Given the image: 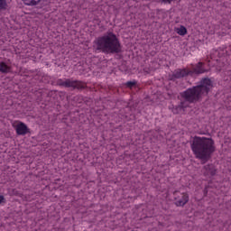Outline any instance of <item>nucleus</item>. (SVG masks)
I'll return each instance as SVG.
<instances>
[{
  "label": "nucleus",
  "instance_id": "obj_1",
  "mask_svg": "<svg viewBox=\"0 0 231 231\" xmlns=\"http://www.w3.org/2000/svg\"><path fill=\"white\" fill-rule=\"evenodd\" d=\"M190 148L195 157L201 160L202 164L207 163L216 152V145L212 138L195 136L191 141Z\"/></svg>",
  "mask_w": 231,
  "mask_h": 231
},
{
  "label": "nucleus",
  "instance_id": "obj_2",
  "mask_svg": "<svg viewBox=\"0 0 231 231\" xmlns=\"http://www.w3.org/2000/svg\"><path fill=\"white\" fill-rule=\"evenodd\" d=\"M212 89V80L208 78L203 79L199 85L186 89L180 93V98L185 101L188 106L189 104H196L208 95V91Z\"/></svg>",
  "mask_w": 231,
  "mask_h": 231
},
{
  "label": "nucleus",
  "instance_id": "obj_3",
  "mask_svg": "<svg viewBox=\"0 0 231 231\" xmlns=\"http://www.w3.org/2000/svg\"><path fill=\"white\" fill-rule=\"evenodd\" d=\"M94 50L102 53H122V44L113 32H107L94 41Z\"/></svg>",
  "mask_w": 231,
  "mask_h": 231
},
{
  "label": "nucleus",
  "instance_id": "obj_4",
  "mask_svg": "<svg viewBox=\"0 0 231 231\" xmlns=\"http://www.w3.org/2000/svg\"><path fill=\"white\" fill-rule=\"evenodd\" d=\"M57 85L63 88H72L73 89H86L87 88L86 83L79 80H71L69 79L65 80L58 79Z\"/></svg>",
  "mask_w": 231,
  "mask_h": 231
},
{
  "label": "nucleus",
  "instance_id": "obj_5",
  "mask_svg": "<svg viewBox=\"0 0 231 231\" xmlns=\"http://www.w3.org/2000/svg\"><path fill=\"white\" fill-rule=\"evenodd\" d=\"M173 196L176 207H185L189 203V194L187 193H180L176 190L173 192Z\"/></svg>",
  "mask_w": 231,
  "mask_h": 231
},
{
  "label": "nucleus",
  "instance_id": "obj_6",
  "mask_svg": "<svg viewBox=\"0 0 231 231\" xmlns=\"http://www.w3.org/2000/svg\"><path fill=\"white\" fill-rule=\"evenodd\" d=\"M192 77V70L189 69H177L171 76V80H176L178 79H183L184 77Z\"/></svg>",
  "mask_w": 231,
  "mask_h": 231
},
{
  "label": "nucleus",
  "instance_id": "obj_7",
  "mask_svg": "<svg viewBox=\"0 0 231 231\" xmlns=\"http://www.w3.org/2000/svg\"><path fill=\"white\" fill-rule=\"evenodd\" d=\"M202 174L207 178H212V176H216L217 174V169L214 164H207L202 168Z\"/></svg>",
  "mask_w": 231,
  "mask_h": 231
},
{
  "label": "nucleus",
  "instance_id": "obj_8",
  "mask_svg": "<svg viewBox=\"0 0 231 231\" xmlns=\"http://www.w3.org/2000/svg\"><path fill=\"white\" fill-rule=\"evenodd\" d=\"M187 107H189V104L181 98L179 105L172 106L170 109H171L173 115H180V113H183Z\"/></svg>",
  "mask_w": 231,
  "mask_h": 231
},
{
  "label": "nucleus",
  "instance_id": "obj_9",
  "mask_svg": "<svg viewBox=\"0 0 231 231\" xmlns=\"http://www.w3.org/2000/svg\"><path fill=\"white\" fill-rule=\"evenodd\" d=\"M15 131L19 136H24L30 133V128H28L24 123L20 122L18 125H16Z\"/></svg>",
  "mask_w": 231,
  "mask_h": 231
},
{
  "label": "nucleus",
  "instance_id": "obj_10",
  "mask_svg": "<svg viewBox=\"0 0 231 231\" xmlns=\"http://www.w3.org/2000/svg\"><path fill=\"white\" fill-rule=\"evenodd\" d=\"M192 75H201V73H205L207 69L203 68V62H199L193 69H192Z\"/></svg>",
  "mask_w": 231,
  "mask_h": 231
},
{
  "label": "nucleus",
  "instance_id": "obj_11",
  "mask_svg": "<svg viewBox=\"0 0 231 231\" xmlns=\"http://www.w3.org/2000/svg\"><path fill=\"white\" fill-rule=\"evenodd\" d=\"M10 67L5 61H0L1 73H10Z\"/></svg>",
  "mask_w": 231,
  "mask_h": 231
},
{
  "label": "nucleus",
  "instance_id": "obj_12",
  "mask_svg": "<svg viewBox=\"0 0 231 231\" xmlns=\"http://www.w3.org/2000/svg\"><path fill=\"white\" fill-rule=\"evenodd\" d=\"M24 5H27V6H36V5H39L41 3V0H23Z\"/></svg>",
  "mask_w": 231,
  "mask_h": 231
},
{
  "label": "nucleus",
  "instance_id": "obj_13",
  "mask_svg": "<svg viewBox=\"0 0 231 231\" xmlns=\"http://www.w3.org/2000/svg\"><path fill=\"white\" fill-rule=\"evenodd\" d=\"M8 10V0H0V12Z\"/></svg>",
  "mask_w": 231,
  "mask_h": 231
},
{
  "label": "nucleus",
  "instance_id": "obj_14",
  "mask_svg": "<svg viewBox=\"0 0 231 231\" xmlns=\"http://www.w3.org/2000/svg\"><path fill=\"white\" fill-rule=\"evenodd\" d=\"M176 32L179 35H187V28H185V26L181 25L180 28L176 29Z\"/></svg>",
  "mask_w": 231,
  "mask_h": 231
},
{
  "label": "nucleus",
  "instance_id": "obj_15",
  "mask_svg": "<svg viewBox=\"0 0 231 231\" xmlns=\"http://www.w3.org/2000/svg\"><path fill=\"white\" fill-rule=\"evenodd\" d=\"M126 86L131 89L132 88H134V86H136V81H128L126 82Z\"/></svg>",
  "mask_w": 231,
  "mask_h": 231
},
{
  "label": "nucleus",
  "instance_id": "obj_16",
  "mask_svg": "<svg viewBox=\"0 0 231 231\" xmlns=\"http://www.w3.org/2000/svg\"><path fill=\"white\" fill-rule=\"evenodd\" d=\"M1 203H6V199H5V196L0 195V205Z\"/></svg>",
  "mask_w": 231,
  "mask_h": 231
},
{
  "label": "nucleus",
  "instance_id": "obj_17",
  "mask_svg": "<svg viewBox=\"0 0 231 231\" xmlns=\"http://www.w3.org/2000/svg\"><path fill=\"white\" fill-rule=\"evenodd\" d=\"M165 3H171L172 0H163Z\"/></svg>",
  "mask_w": 231,
  "mask_h": 231
}]
</instances>
